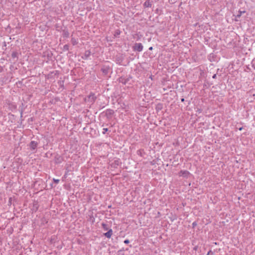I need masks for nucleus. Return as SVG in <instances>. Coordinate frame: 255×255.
I'll use <instances>...</instances> for the list:
<instances>
[{"label": "nucleus", "instance_id": "obj_1", "mask_svg": "<svg viewBox=\"0 0 255 255\" xmlns=\"http://www.w3.org/2000/svg\"><path fill=\"white\" fill-rule=\"evenodd\" d=\"M133 49L134 51L140 52L143 49V46L140 43H136L133 46Z\"/></svg>", "mask_w": 255, "mask_h": 255}, {"label": "nucleus", "instance_id": "obj_2", "mask_svg": "<svg viewBox=\"0 0 255 255\" xmlns=\"http://www.w3.org/2000/svg\"><path fill=\"white\" fill-rule=\"evenodd\" d=\"M190 174V173L188 171H181L179 175L180 176H183V177H187Z\"/></svg>", "mask_w": 255, "mask_h": 255}, {"label": "nucleus", "instance_id": "obj_3", "mask_svg": "<svg viewBox=\"0 0 255 255\" xmlns=\"http://www.w3.org/2000/svg\"><path fill=\"white\" fill-rule=\"evenodd\" d=\"M152 5V2L150 0H146L143 3L144 7H150Z\"/></svg>", "mask_w": 255, "mask_h": 255}, {"label": "nucleus", "instance_id": "obj_4", "mask_svg": "<svg viewBox=\"0 0 255 255\" xmlns=\"http://www.w3.org/2000/svg\"><path fill=\"white\" fill-rule=\"evenodd\" d=\"M113 235V230L111 229H110L108 231L104 234V235L107 238H111L112 236Z\"/></svg>", "mask_w": 255, "mask_h": 255}, {"label": "nucleus", "instance_id": "obj_5", "mask_svg": "<svg viewBox=\"0 0 255 255\" xmlns=\"http://www.w3.org/2000/svg\"><path fill=\"white\" fill-rule=\"evenodd\" d=\"M30 146L32 149H34L37 146V143L34 141L30 142Z\"/></svg>", "mask_w": 255, "mask_h": 255}, {"label": "nucleus", "instance_id": "obj_6", "mask_svg": "<svg viewBox=\"0 0 255 255\" xmlns=\"http://www.w3.org/2000/svg\"><path fill=\"white\" fill-rule=\"evenodd\" d=\"M102 226L105 231H108L109 230V228L108 227V225L105 223H102Z\"/></svg>", "mask_w": 255, "mask_h": 255}, {"label": "nucleus", "instance_id": "obj_7", "mask_svg": "<svg viewBox=\"0 0 255 255\" xmlns=\"http://www.w3.org/2000/svg\"><path fill=\"white\" fill-rule=\"evenodd\" d=\"M114 114V112L112 110H108L106 111V114L108 115H113Z\"/></svg>", "mask_w": 255, "mask_h": 255}, {"label": "nucleus", "instance_id": "obj_8", "mask_svg": "<svg viewBox=\"0 0 255 255\" xmlns=\"http://www.w3.org/2000/svg\"><path fill=\"white\" fill-rule=\"evenodd\" d=\"M245 12V11H239L238 13L236 15V18H239L242 15V13Z\"/></svg>", "mask_w": 255, "mask_h": 255}, {"label": "nucleus", "instance_id": "obj_9", "mask_svg": "<svg viewBox=\"0 0 255 255\" xmlns=\"http://www.w3.org/2000/svg\"><path fill=\"white\" fill-rule=\"evenodd\" d=\"M72 42L74 45L76 44L77 43L76 40L74 38L72 39Z\"/></svg>", "mask_w": 255, "mask_h": 255}, {"label": "nucleus", "instance_id": "obj_10", "mask_svg": "<svg viewBox=\"0 0 255 255\" xmlns=\"http://www.w3.org/2000/svg\"><path fill=\"white\" fill-rule=\"evenodd\" d=\"M69 49V46L68 45H65L64 46V49L66 50H68Z\"/></svg>", "mask_w": 255, "mask_h": 255}, {"label": "nucleus", "instance_id": "obj_11", "mask_svg": "<svg viewBox=\"0 0 255 255\" xmlns=\"http://www.w3.org/2000/svg\"><path fill=\"white\" fill-rule=\"evenodd\" d=\"M108 130V129L107 128H103V133L105 134L107 131Z\"/></svg>", "mask_w": 255, "mask_h": 255}, {"label": "nucleus", "instance_id": "obj_12", "mask_svg": "<svg viewBox=\"0 0 255 255\" xmlns=\"http://www.w3.org/2000/svg\"><path fill=\"white\" fill-rule=\"evenodd\" d=\"M53 181L56 183H58L59 182V179H53Z\"/></svg>", "mask_w": 255, "mask_h": 255}, {"label": "nucleus", "instance_id": "obj_13", "mask_svg": "<svg viewBox=\"0 0 255 255\" xmlns=\"http://www.w3.org/2000/svg\"><path fill=\"white\" fill-rule=\"evenodd\" d=\"M12 56L13 57H15L16 56V53L15 52H13L12 54Z\"/></svg>", "mask_w": 255, "mask_h": 255}, {"label": "nucleus", "instance_id": "obj_14", "mask_svg": "<svg viewBox=\"0 0 255 255\" xmlns=\"http://www.w3.org/2000/svg\"><path fill=\"white\" fill-rule=\"evenodd\" d=\"M124 243L126 244H128L129 243V241L128 240H125Z\"/></svg>", "mask_w": 255, "mask_h": 255}, {"label": "nucleus", "instance_id": "obj_15", "mask_svg": "<svg viewBox=\"0 0 255 255\" xmlns=\"http://www.w3.org/2000/svg\"><path fill=\"white\" fill-rule=\"evenodd\" d=\"M103 73H104L105 74H107V72L106 70H103Z\"/></svg>", "mask_w": 255, "mask_h": 255}, {"label": "nucleus", "instance_id": "obj_16", "mask_svg": "<svg viewBox=\"0 0 255 255\" xmlns=\"http://www.w3.org/2000/svg\"><path fill=\"white\" fill-rule=\"evenodd\" d=\"M197 248H198V247H197V246H196V247H195L194 248V250H197Z\"/></svg>", "mask_w": 255, "mask_h": 255}, {"label": "nucleus", "instance_id": "obj_17", "mask_svg": "<svg viewBox=\"0 0 255 255\" xmlns=\"http://www.w3.org/2000/svg\"><path fill=\"white\" fill-rule=\"evenodd\" d=\"M149 49L150 50H152L153 49L152 47H149Z\"/></svg>", "mask_w": 255, "mask_h": 255}, {"label": "nucleus", "instance_id": "obj_18", "mask_svg": "<svg viewBox=\"0 0 255 255\" xmlns=\"http://www.w3.org/2000/svg\"><path fill=\"white\" fill-rule=\"evenodd\" d=\"M211 251H209V252L208 253V254H207V255H209V254H210V253H211Z\"/></svg>", "mask_w": 255, "mask_h": 255}, {"label": "nucleus", "instance_id": "obj_19", "mask_svg": "<svg viewBox=\"0 0 255 255\" xmlns=\"http://www.w3.org/2000/svg\"><path fill=\"white\" fill-rule=\"evenodd\" d=\"M252 65V66L253 67H254V68L255 69V67H254L255 65L252 64V65Z\"/></svg>", "mask_w": 255, "mask_h": 255}, {"label": "nucleus", "instance_id": "obj_20", "mask_svg": "<svg viewBox=\"0 0 255 255\" xmlns=\"http://www.w3.org/2000/svg\"><path fill=\"white\" fill-rule=\"evenodd\" d=\"M253 62L255 63V59H254V60L252 61V63H253Z\"/></svg>", "mask_w": 255, "mask_h": 255}, {"label": "nucleus", "instance_id": "obj_21", "mask_svg": "<svg viewBox=\"0 0 255 255\" xmlns=\"http://www.w3.org/2000/svg\"><path fill=\"white\" fill-rule=\"evenodd\" d=\"M122 83H123L124 84H126V82H122Z\"/></svg>", "mask_w": 255, "mask_h": 255}, {"label": "nucleus", "instance_id": "obj_22", "mask_svg": "<svg viewBox=\"0 0 255 255\" xmlns=\"http://www.w3.org/2000/svg\"><path fill=\"white\" fill-rule=\"evenodd\" d=\"M215 76H216V75H214L213 76V78H215Z\"/></svg>", "mask_w": 255, "mask_h": 255}, {"label": "nucleus", "instance_id": "obj_23", "mask_svg": "<svg viewBox=\"0 0 255 255\" xmlns=\"http://www.w3.org/2000/svg\"><path fill=\"white\" fill-rule=\"evenodd\" d=\"M181 101H184V99H182L181 100Z\"/></svg>", "mask_w": 255, "mask_h": 255}, {"label": "nucleus", "instance_id": "obj_24", "mask_svg": "<svg viewBox=\"0 0 255 255\" xmlns=\"http://www.w3.org/2000/svg\"><path fill=\"white\" fill-rule=\"evenodd\" d=\"M193 225H195V223H193Z\"/></svg>", "mask_w": 255, "mask_h": 255}]
</instances>
